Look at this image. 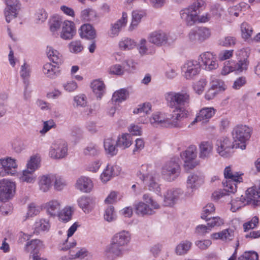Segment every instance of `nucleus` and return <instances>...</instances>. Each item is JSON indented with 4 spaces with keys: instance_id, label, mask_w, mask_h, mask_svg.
<instances>
[{
    "instance_id": "f257e3e1",
    "label": "nucleus",
    "mask_w": 260,
    "mask_h": 260,
    "mask_svg": "<svg viewBox=\"0 0 260 260\" xmlns=\"http://www.w3.org/2000/svg\"><path fill=\"white\" fill-rule=\"evenodd\" d=\"M165 99L170 108L173 109L171 114L156 113L150 118V123L154 125H160L166 127H177L179 122L187 116L186 110L190 103V94L188 91L169 92L165 94Z\"/></svg>"
},
{
    "instance_id": "f03ea898",
    "label": "nucleus",
    "mask_w": 260,
    "mask_h": 260,
    "mask_svg": "<svg viewBox=\"0 0 260 260\" xmlns=\"http://www.w3.org/2000/svg\"><path fill=\"white\" fill-rule=\"evenodd\" d=\"M252 129L246 125H237L232 131L234 142L236 148L244 150L246 148V143L251 137Z\"/></svg>"
},
{
    "instance_id": "7ed1b4c3",
    "label": "nucleus",
    "mask_w": 260,
    "mask_h": 260,
    "mask_svg": "<svg viewBox=\"0 0 260 260\" xmlns=\"http://www.w3.org/2000/svg\"><path fill=\"white\" fill-rule=\"evenodd\" d=\"M204 4L203 0H197L192 4L182 10L180 12L181 18L187 25H193L199 19L200 8Z\"/></svg>"
},
{
    "instance_id": "20e7f679",
    "label": "nucleus",
    "mask_w": 260,
    "mask_h": 260,
    "mask_svg": "<svg viewBox=\"0 0 260 260\" xmlns=\"http://www.w3.org/2000/svg\"><path fill=\"white\" fill-rule=\"evenodd\" d=\"M180 172L178 159L174 158L165 164L162 168L161 173L165 179L168 181H172L178 177Z\"/></svg>"
},
{
    "instance_id": "39448f33",
    "label": "nucleus",
    "mask_w": 260,
    "mask_h": 260,
    "mask_svg": "<svg viewBox=\"0 0 260 260\" xmlns=\"http://www.w3.org/2000/svg\"><path fill=\"white\" fill-rule=\"evenodd\" d=\"M16 192V184L7 179L0 181V201L6 202L12 199Z\"/></svg>"
},
{
    "instance_id": "423d86ee",
    "label": "nucleus",
    "mask_w": 260,
    "mask_h": 260,
    "mask_svg": "<svg viewBox=\"0 0 260 260\" xmlns=\"http://www.w3.org/2000/svg\"><path fill=\"white\" fill-rule=\"evenodd\" d=\"M147 169V166L142 165L140 171L137 173V176L148 186L150 190L159 193L160 192V188L156 181V176L151 174L146 175L145 173Z\"/></svg>"
},
{
    "instance_id": "0eeeda50",
    "label": "nucleus",
    "mask_w": 260,
    "mask_h": 260,
    "mask_svg": "<svg viewBox=\"0 0 260 260\" xmlns=\"http://www.w3.org/2000/svg\"><path fill=\"white\" fill-rule=\"evenodd\" d=\"M241 175V174L238 172L233 173L230 166L226 167L224 171V176L226 180L222 182V184L224 183L226 185V189L231 188L230 191L235 193L237 191V183L242 182V178Z\"/></svg>"
},
{
    "instance_id": "6e6552de",
    "label": "nucleus",
    "mask_w": 260,
    "mask_h": 260,
    "mask_svg": "<svg viewBox=\"0 0 260 260\" xmlns=\"http://www.w3.org/2000/svg\"><path fill=\"white\" fill-rule=\"evenodd\" d=\"M68 146L62 140L55 141L51 145L49 155L53 159H61L67 155Z\"/></svg>"
},
{
    "instance_id": "1a4fd4ad",
    "label": "nucleus",
    "mask_w": 260,
    "mask_h": 260,
    "mask_svg": "<svg viewBox=\"0 0 260 260\" xmlns=\"http://www.w3.org/2000/svg\"><path fill=\"white\" fill-rule=\"evenodd\" d=\"M217 152L222 157H228L231 156L233 152V149L235 148L236 145L234 142L228 138H223L217 140L216 142Z\"/></svg>"
},
{
    "instance_id": "9d476101",
    "label": "nucleus",
    "mask_w": 260,
    "mask_h": 260,
    "mask_svg": "<svg viewBox=\"0 0 260 260\" xmlns=\"http://www.w3.org/2000/svg\"><path fill=\"white\" fill-rule=\"evenodd\" d=\"M17 165L16 160L11 157L0 159V176L14 175L16 172Z\"/></svg>"
},
{
    "instance_id": "9b49d317",
    "label": "nucleus",
    "mask_w": 260,
    "mask_h": 260,
    "mask_svg": "<svg viewBox=\"0 0 260 260\" xmlns=\"http://www.w3.org/2000/svg\"><path fill=\"white\" fill-rule=\"evenodd\" d=\"M204 182L202 176L197 173L190 174L187 179L186 187L187 191L185 192L186 197L191 196L194 190L199 187Z\"/></svg>"
},
{
    "instance_id": "f8f14e48",
    "label": "nucleus",
    "mask_w": 260,
    "mask_h": 260,
    "mask_svg": "<svg viewBox=\"0 0 260 260\" xmlns=\"http://www.w3.org/2000/svg\"><path fill=\"white\" fill-rule=\"evenodd\" d=\"M7 7L4 10V15L6 21L9 23L11 20L16 18L20 9V4L17 0H5Z\"/></svg>"
},
{
    "instance_id": "ddd939ff",
    "label": "nucleus",
    "mask_w": 260,
    "mask_h": 260,
    "mask_svg": "<svg viewBox=\"0 0 260 260\" xmlns=\"http://www.w3.org/2000/svg\"><path fill=\"white\" fill-rule=\"evenodd\" d=\"M183 194V191L180 188H172L168 190L164 194L163 205L173 207Z\"/></svg>"
},
{
    "instance_id": "4468645a",
    "label": "nucleus",
    "mask_w": 260,
    "mask_h": 260,
    "mask_svg": "<svg viewBox=\"0 0 260 260\" xmlns=\"http://www.w3.org/2000/svg\"><path fill=\"white\" fill-rule=\"evenodd\" d=\"M201 66L200 62L197 60L187 61L182 67V70L184 72V77L189 79L198 74Z\"/></svg>"
},
{
    "instance_id": "2eb2a0df",
    "label": "nucleus",
    "mask_w": 260,
    "mask_h": 260,
    "mask_svg": "<svg viewBox=\"0 0 260 260\" xmlns=\"http://www.w3.org/2000/svg\"><path fill=\"white\" fill-rule=\"evenodd\" d=\"M199 60H201L202 64L201 66H204V69L207 71H211L216 69L218 67V64L216 57L215 55L210 52H206L202 53L200 56Z\"/></svg>"
},
{
    "instance_id": "dca6fc26",
    "label": "nucleus",
    "mask_w": 260,
    "mask_h": 260,
    "mask_svg": "<svg viewBox=\"0 0 260 260\" xmlns=\"http://www.w3.org/2000/svg\"><path fill=\"white\" fill-rule=\"evenodd\" d=\"M149 42L157 46L166 45L168 41V36L164 31L159 30L151 32L148 36Z\"/></svg>"
},
{
    "instance_id": "f3484780",
    "label": "nucleus",
    "mask_w": 260,
    "mask_h": 260,
    "mask_svg": "<svg viewBox=\"0 0 260 260\" xmlns=\"http://www.w3.org/2000/svg\"><path fill=\"white\" fill-rule=\"evenodd\" d=\"M197 155V147L194 145L190 146L185 151L181 153L180 156L184 162V167L189 169L193 168L195 165L192 162Z\"/></svg>"
},
{
    "instance_id": "a211bd4d",
    "label": "nucleus",
    "mask_w": 260,
    "mask_h": 260,
    "mask_svg": "<svg viewBox=\"0 0 260 260\" xmlns=\"http://www.w3.org/2000/svg\"><path fill=\"white\" fill-rule=\"evenodd\" d=\"M236 55L238 57V61L234 66L235 71L242 72L247 70L249 64V61L247 60L248 55L247 52L243 49H240L236 52Z\"/></svg>"
},
{
    "instance_id": "6ab92c4d",
    "label": "nucleus",
    "mask_w": 260,
    "mask_h": 260,
    "mask_svg": "<svg viewBox=\"0 0 260 260\" xmlns=\"http://www.w3.org/2000/svg\"><path fill=\"white\" fill-rule=\"evenodd\" d=\"M124 248L111 241L110 244L107 246L106 250L107 257L111 260H113L117 257H121L124 253Z\"/></svg>"
},
{
    "instance_id": "aec40b11",
    "label": "nucleus",
    "mask_w": 260,
    "mask_h": 260,
    "mask_svg": "<svg viewBox=\"0 0 260 260\" xmlns=\"http://www.w3.org/2000/svg\"><path fill=\"white\" fill-rule=\"evenodd\" d=\"M215 110L212 107H206L202 108L197 114L194 120L191 122L193 125L196 122L200 121L202 123H205L209 121V119L215 114Z\"/></svg>"
},
{
    "instance_id": "412c9836",
    "label": "nucleus",
    "mask_w": 260,
    "mask_h": 260,
    "mask_svg": "<svg viewBox=\"0 0 260 260\" xmlns=\"http://www.w3.org/2000/svg\"><path fill=\"white\" fill-rule=\"evenodd\" d=\"M75 186L81 192L89 193L92 190L93 184L89 178L82 176L77 180Z\"/></svg>"
},
{
    "instance_id": "4be33fe9",
    "label": "nucleus",
    "mask_w": 260,
    "mask_h": 260,
    "mask_svg": "<svg viewBox=\"0 0 260 260\" xmlns=\"http://www.w3.org/2000/svg\"><path fill=\"white\" fill-rule=\"evenodd\" d=\"M44 208L48 215L55 217L61 210V202L58 200H51L45 204Z\"/></svg>"
},
{
    "instance_id": "5701e85b",
    "label": "nucleus",
    "mask_w": 260,
    "mask_h": 260,
    "mask_svg": "<svg viewBox=\"0 0 260 260\" xmlns=\"http://www.w3.org/2000/svg\"><path fill=\"white\" fill-rule=\"evenodd\" d=\"M131 240V234L126 231H122L115 234L112 238V242L123 247L127 246Z\"/></svg>"
},
{
    "instance_id": "b1692460",
    "label": "nucleus",
    "mask_w": 260,
    "mask_h": 260,
    "mask_svg": "<svg viewBox=\"0 0 260 260\" xmlns=\"http://www.w3.org/2000/svg\"><path fill=\"white\" fill-rule=\"evenodd\" d=\"M76 34L75 24L71 21H66L63 22L60 37L64 40H70Z\"/></svg>"
},
{
    "instance_id": "393cba45",
    "label": "nucleus",
    "mask_w": 260,
    "mask_h": 260,
    "mask_svg": "<svg viewBox=\"0 0 260 260\" xmlns=\"http://www.w3.org/2000/svg\"><path fill=\"white\" fill-rule=\"evenodd\" d=\"M78 206L86 213H89L94 208L95 200L90 197L82 196L77 200Z\"/></svg>"
},
{
    "instance_id": "a878e982",
    "label": "nucleus",
    "mask_w": 260,
    "mask_h": 260,
    "mask_svg": "<svg viewBox=\"0 0 260 260\" xmlns=\"http://www.w3.org/2000/svg\"><path fill=\"white\" fill-rule=\"evenodd\" d=\"M127 21V15L125 12L122 13V17L115 23L112 24L110 29V36H117L122 28L124 27Z\"/></svg>"
},
{
    "instance_id": "bb28decb",
    "label": "nucleus",
    "mask_w": 260,
    "mask_h": 260,
    "mask_svg": "<svg viewBox=\"0 0 260 260\" xmlns=\"http://www.w3.org/2000/svg\"><path fill=\"white\" fill-rule=\"evenodd\" d=\"M246 203L249 204L251 201L253 202L255 205H257V199L260 198V182L259 186L257 188L255 186L251 187L247 189L245 192Z\"/></svg>"
},
{
    "instance_id": "cd10ccee",
    "label": "nucleus",
    "mask_w": 260,
    "mask_h": 260,
    "mask_svg": "<svg viewBox=\"0 0 260 260\" xmlns=\"http://www.w3.org/2000/svg\"><path fill=\"white\" fill-rule=\"evenodd\" d=\"M80 36L82 38L93 40L96 37V31L90 24H85L80 28Z\"/></svg>"
},
{
    "instance_id": "c85d7f7f",
    "label": "nucleus",
    "mask_w": 260,
    "mask_h": 260,
    "mask_svg": "<svg viewBox=\"0 0 260 260\" xmlns=\"http://www.w3.org/2000/svg\"><path fill=\"white\" fill-rule=\"evenodd\" d=\"M119 167L117 166H111L108 165L101 175V179L103 182H106L119 173Z\"/></svg>"
},
{
    "instance_id": "c756f323",
    "label": "nucleus",
    "mask_w": 260,
    "mask_h": 260,
    "mask_svg": "<svg viewBox=\"0 0 260 260\" xmlns=\"http://www.w3.org/2000/svg\"><path fill=\"white\" fill-rule=\"evenodd\" d=\"M43 246L42 242L39 239L32 240L27 242L25 246V250L30 252L32 256L38 255V252Z\"/></svg>"
},
{
    "instance_id": "7c9ffc66",
    "label": "nucleus",
    "mask_w": 260,
    "mask_h": 260,
    "mask_svg": "<svg viewBox=\"0 0 260 260\" xmlns=\"http://www.w3.org/2000/svg\"><path fill=\"white\" fill-rule=\"evenodd\" d=\"M52 175H44L39 178V186L40 190L44 192H47L52 186Z\"/></svg>"
},
{
    "instance_id": "2f4dec72",
    "label": "nucleus",
    "mask_w": 260,
    "mask_h": 260,
    "mask_svg": "<svg viewBox=\"0 0 260 260\" xmlns=\"http://www.w3.org/2000/svg\"><path fill=\"white\" fill-rule=\"evenodd\" d=\"M216 83L218 84H213L211 88L206 93L205 96L207 100L213 99L217 94L218 91L225 90V86L223 82H216Z\"/></svg>"
},
{
    "instance_id": "473e14b6",
    "label": "nucleus",
    "mask_w": 260,
    "mask_h": 260,
    "mask_svg": "<svg viewBox=\"0 0 260 260\" xmlns=\"http://www.w3.org/2000/svg\"><path fill=\"white\" fill-rule=\"evenodd\" d=\"M213 146L209 142H202L199 146V157L201 159L208 158L212 153Z\"/></svg>"
},
{
    "instance_id": "72a5a7b5",
    "label": "nucleus",
    "mask_w": 260,
    "mask_h": 260,
    "mask_svg": "<svg viewBox=\"0 0 260 260\" xmlns=\"http://www.w3.org/2000/svg\"><path fill=\"white\" fill-rule=\"evenodd\" d=\"M47 54L49 59L53 63L59 65L63 62L62 55L56 50L51 46H47Z\"/></svg>"
},
{
    "instance_id": "f704fd0d",
    "label": "nucleus",
    "mask_w": 260,
    "mask_h": 260,
    "mask_svg": "<svg viewBox=\"0 0 260 260\" xmlns=\"http://www.w3.org/2000/svg\"><path fill=\"white\" fill-rule=\"evenodd\" d=\"M135 212L138 215H145L154 214V209L143 202H139L135 205Z\"/></svg>"
},
{
    "instance_id": "c9c22d12",
    "label": "nucleus",
    "mask_w": 260,
    "mask_h": 260,
    "mask_svg": "<svg viewBox=\"0 0 260 260\" xmlns=\"http://www.w3.org/2000/svg\"><path fill=\"white\" fill-rule=\"evenodd\" d=\"M58 67L52 64L51 63H46L43 67V72L47 77L54 79L56 77L59 73Z\"/></svg>"
},
{
    "instance_id": "e433bc0d",
    "label": "nucleus",
    "mask_w": 260,
    "mask_h": 260,
    "mask_svg": "<svg viewBox=\"0 0 260 260\" xmlns=\"http://www.w3.org/2000/svg\"><path fill=\"white\" fill-rule=\"evenodd\" d=\"M91 87L93 92L96 96L98 99H101L105 92V86L103 81L100 80H95L91 84Z\"/></svg>"
},
{
    "instance_id": "4c0bfd02",
    "label": "nucleus",
    "mask_w": 260,
    "mask_h": 260,
    "mask_svg": "<svg viewBox=\"0 0 260 260\" xmlns=\"http://www.w3.org/2000/svg\"><path fill=\"white\" fill-rule=\"evenodd\" d=\"M147 41L145 39H141L137 45V48L141 55L151 54L154 53L153 47L147 46Z\"/></svg>"
},
{
    "instance_id": "58836bf2",
    "label": "nucleus",
    "mask_w": 260,
    "mask_h": 260,
    "mask_svg": "<svg viewBox=\"0 0 260 260\" xmlns=\"http://www.w3.org/2000/svg\"><path fill=\"white\" fill-rule=\"evenodd\" d=\"M132 144L131 135L128 134H122L116 141L117 147L122 149L129 147Z\"/></svg>"
},
{
    "instance_id": "ea45409f",
    "label": "nucleus",
    "mask_w": 260,
    "mask_h": 260,
    "mask_svg": "<svg viewBox=\"0 0 260 260\" xmlns=\"http://www.w3.org/2000/svg\"><path fill=\"white\" fill-rule=\"evenodd\" d=\"M37 179V175L35 172H31L29 170L25 169L20 175L19 180L22 182L34 183Z\"/></svg>"
},
{
    "instance_id": "a19ab883",
    "label": "nucleus",
    "mask_w": 260,
    "mask_h": 260,
    "mask_svg": "<svg viewBox=\"0 0 260 260\" xmlns=\"http://www.w3.org/2000/svg\"><path fill=\"white\" fill-rule=\"evenodd\" d=\"M115 140L112 138H107L105 140L104 146L106 152L111 156L116 155L117 153V149L115 146Z\"/></svg>"
},
{
    "instance_id": "79ce46f5",
    "label": "nucleus",
    "mask_w": 260,
    "mask_h": 260,
    "mask_svg": "<svg viewBox=\"0 0 260 260\" xmlns=\"http://www.w3.org/2000/svg\"><path fill=\"white\" fill-rule=\"evenodd\" d=\"M192 245L191 242L185 240L181 241L176 247V253L178 255L186 254L190 249Z\"/></svg>"
},
{
    "instance_id": "37998d69",
    "label": "nucleus",
    "mask_w": 260,
    "mask_h": 260,
    "mask_svg": "<svg viewBox=\"0 0 260 260\" xmlns=\"http://www.w3.org/2000/svg\"><path fill=\"white\" fill-rule=\"evenodd\" d=\"M248 203H246V199L241 196L240 198H237L234 200H232L231 202V210L234 212L240 209L242 207L245 206Z\"/></svg>"
},
{
    "instance_id": "c03bdc74",
    "label": "nucleus",
    "mask_w": 260,
    "mask_h": 260,
    "mask_svg": "<svg viewBox=\"0 0 260 260\" xmlns=\"http://www.w3.org/2000/svg\"><path fill=\"white\" fill-rule=\"evenodd\" d=\"M128 95V91L125 89H120L115 91L112 96V100L115 103H120L125 101Z\"/></svg>"
},
{
    "instance_id": "a18cd8bd",
    "label": "nucleus",
    "mask_w": 260,
    "mask_h": 260,
    "mask_svg": "<svg viewBox=\"0 0 260 260\" xmlns=\"http://www.w3.org/2000/svg\"><path fill=\"white\" fill-rule=\"evenodd\" d=\"M72 209L70 207H67L59 212L57 216L60 221L66 222L71 219Z\"/></svg>"
},
{
    "instance_id": "49530a36",
    "label": "nucleus",
    "mask_w": 260,
    "mask_h": 260,
    "mask_svg": "<svg viewBox=\"0 0 260 260\" xmlns=\"http://www.w3.org/2000/svg\"><path fill=\"white\" fill-rule=\"evenodd\" d=\"M144 15V12L138 10L134 11L132 12V21L130 28L133 29L137 26L138 24L140 22L142 18Z\"/></svg>"
},
{
    "instance_id": "de8ad7c7",
    "label": "nucleus",
    "mask_w": 260,
    "mask_h": 260,
    "mask_svg": "<svg viewBox=\"0 0 260 260\" xmlns=\"http://www.w3.org/2000/svg\"><path fill=\"white\" fill-rule=\"evenodd\" d=\"M30 69L28 64L24 63L23 65L21 66L20 71V76L24 80V83L26 85V86H28L29 85L28 78L30 74Z\"/></svg>"
},
{
    "instance_id": "09e8293b",
    "label": "nucleus",
    "mask_w": 260,
    "mask_h": 260,
    "mask_svg": "<svg viewBox=\"0 0 260 260\" xmlns=\"http://www.w3.org/2000/svg\"><path fill=\"white\" fill-rule=\"evenodd\" d=\"M73 105L75 107H85L87 105V97L85 94H81L74 96Z\"/></svg>"
},
{
    "instance_id": "8fccbe9b",
    "label": "nucleus",
    "mask_w": 260,
    "mask_h": 260,
    "mask_svg": "<svg viewBox=\"0 0 260 260\" xmlns=\"http://www.w3.org/2000/svg\"><path fill=\"white\" fill-rule=\"evenodd\" d=\"M69 48L70 52L78 53L83 49V46L80 40L73 41L69 44Z\"/></svg>"
},
{
    "instance_id": "3c124183",
    "label": "nucleus",
    "mask_w": 260,
    "mask_h": 260,
    "mask_svg": "<svg viewBox=\"0 0 260 260\" xmlns=\"http://www.w3.org/2000/svg\"><path fill=\"white\" fill-rule=\"evenodd\" d=\"M40 167L39 158L37 156H31L27 164L26 170L31 172H35Z\"/></svg>"
},
{
    "instance_id": "603ef678",
    "label": "nucleus",
    "mask_w": 260,
    "mask_h": 260,
    "mask_svg": "<svg viewBox=\"0 0 260 260\" xmlns=\"http://www.w3.org/2000/svg\"><path fill=\"white\" fill-rule=\"evenodd\" d=\"M223 186L224 188L223 189H220L218 191H214L212 194V197L215 200H218L223 198L228 197H229V193H232L230 191L231 190V188H229V189H226L225 185L224 183L223 184ZM232 193H233L232 192Z\"/></svg>"
},
{
    "instance_id": "864d4df0",
    "label": "nucleus",
    "mask_w": 260,
    "mask_h": 260,
    "mask_svg": "<svg viewBox=\"0 0 260 260\" xmlns=\"http://www.w3.org/2000/svg\"><path fill=\"white\" fill-rule=\"evenodd\" d=\"M119 47L123 50H130L134 48L136 46V42L129 38L124 39L119 43Z\"/></svg>"
},
{
    "instance_id": "5fc2aeb1",
    "label": "nucleus",
    "mask_w": 260,
    "mask_h": 260,
    "mask_svg": "<svg viewBox=\"0 0 260 260\" xmlns=\"http://www.w3.org/2000/svg\"><path fill=\"white\" fill-rule=\"evenodd\" d=\"M40 212V209L39 206H37L34 203H31L28 206V210L26 216H25L24 220H26L29 217H32L36 216Z\"/></svg>"
},
{
    "instance_id": "6e6d98bb",
    "label": "nucleus",
    "mask_w": 260,
    "mask_h": 260,
    "mask_svg": "<svg viewBox=\"0 0 260 260\" xmlns=\"http://www.w3.org/2000/svg\"><path fill=\"white\" fill-rule=\"evenodd\" d=\"M236 39L235 37L232 36H227L224 37L219 41V44L220 45L225 47H231L236 44Z\"/></svg>"
},
{
    "instance_id": "4d7b16f0",
    "label": "nucleus",
    "mask_w": 260,
    "mask_h": 260,
    "mask_svg": "<svg viewBox=\"0 0 260 260\" xmlns=\"http://www.w3.org/2000/svg\"><path fill=\"white\" fill-rule=\"evenodd\" d=\"M151 109V105L149 103H144L142 105H139V107L134 110L135 114H145L149 113Z\"/></svg>"
},
{
    "instance_id": "13d9d810",
    "label": "nucleus",
    "mask_w": 260,
    "mask_h": 260,
    "mask_svg": "<svg viewBox=\"0 0 260 260\" xmlns=\"http://www.w3.org/2000/svg\"><path fill=\"white\" fill-rule=\"evenodd\" d=\"M241 30L243 38L246 39L251 37L252 33V28L247 23L243 22L242 23Z\"/></svg>"
},
{
    "instance_id": "bf43d9fd",
    "label": "nucleus",
    "mask_w": 260,
    "mask_h": 260,
    "mask_svg": "<svg viewBox=\"0 0 260 260\" xmlns=\"http://www.w3.org/2000/svg\"><path fill=\"white\" fill-rule=\"evenodd\" d=\"M238 260H258V255L253 251H246L238 257Z\"/></svg>"
},
{
    "instance_id": "052dcab7",
    "label": "nucleus",
    "mask_w": 260,
    "mask_h": 260,
    "mask_svg": "<svg viewBox=\"0 0 260 260\" xmlns=\"http://www.w3.org/2000/svg\"><path fill=\"white\" fill-rule=\"evenodd\" d=\"M104 217V219L108 222L112 221L115 219L116 215L114 208L112 206L108 207L106 209Z\"/></svg>"
},
{
    "instance_id": "680f3d73",
    "label": "nucleus",
    "mask_w": 260,
    "mask_h": 260,
    "mask_svg": "<svg viewBox=\"0 0 260 260\" xmlns=\"http://www.w3.org/2000/svg\"><path fill=\"white\" fill-rule=\"evenodd\" d=\"M198 28L200 35V43L204 42L210 37L211 31L208 28L199 27Z\"/></svg>"
},
{
    "instance_id": "e2e57ef3",
    "label": "nucleus",
    "mask_w": 260,
    "mask_h": 260,
    "mask_svg": "<svg viewBox=\"0 0 260 260\" xmlns=\"http://www.w3.org/2000/svg\"><path fill=\"white\" fill-rule=\"evenodd\" d=\"M49 223L48 220L44 219H41L37 221L35 224V229L38 231H46L49 228Z\"/></svg>"
},
{
    "instance_id": "0e129e2a",
    "label": "nucleus",
    "mask_w": 260,
    "mask_h": 260,
    "mask_svg": "<svg viewBox=\"0 0 260 260\" xmlns=\"http://www.w3.org/2000/svg\"><path fill=\"white\" fill-rule=\"evenodd\" d=\"M205 219L208 221L207 225L210 229L214 226H218L223 224V220L219 217L206 218V219Z\"/></svg>"
},
{
    "instance_id": "69168bd1",
    "label": "nucleus",
    "mask_w": 260,
    "mask_h": 260,
    "mask_svg": "<svg viewBox=\"0 0 260 260\" xmlns=\"http://www.w3.org/2000/svg\"><path fill=\"white\" fill-rule=\"evenodd\" d=\"M84 153L86 155L95 156L99 153V149L97 146L90 144L84 150Z\"/></svg>"
},
{
    "instance_id": "338daca9",
    "label": "nucleus",
    "mask_w": 260,
    "mask_h": 260,
    "mask_svg": "<svg viewBox=\"0 0 260 260\" xmlns=\"http://www.w3.org/2000/svg\"><path fill=\"white\" fill-rule=\"evenodd\" d=\"M189 40L194 43H200V35L198 27H196L191 30L188 34Z\"/></svg>"
},
{
    "instance_id": "774afa93",
    "label": "nucleus",
    "mask_w": 260,
    "mask_h": 260,
    "mask_svg": "<svg viewBox=\"0 0 260 260\" xmlns=\"http://www.w3.org/2000/svg\"><path fill=\"white\" fill-rule=\"evenodd\" d=\"M67 185L65 180L60 177H55L54 187L55 190L60 191Z\"/></svg>"
}]
</instances>
